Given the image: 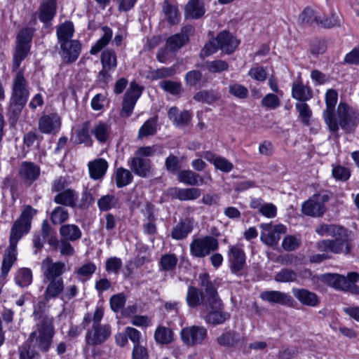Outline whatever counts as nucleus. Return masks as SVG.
<instances>
[{
	"instance_id": "f257e3e1",
	"label": "nucleus",
	"mask_w": 359,
	"mask_h": 359,
	"mask_svg": "<svg viewBox=\"0 0 359 359\" xmlns=\"http://www.w3.org/2000/svg\"><path fill=\"white\" fill-rule=\"evenodd\" d=\"M199 285L205 292V309L202 317L206 323L217 325L224 323L230 318V314L224 311V305L218 297L217 290L210 280L207 273H201L198 276Z\"/></svg>"
},
{
	"instance_id": "f03ea898",
	"label": "nucleus",
	"mask_w": 359,
	"mask_h": 359,
	"mask_svg": "<svg viewBox=\"0 0 359 359\" xmlns=\"http://www.w3.org/2000/svg\"><path fill=\"white\" fill-rule=\"evenodd\" d=\"M321 236H332L333 240H322L316 246L320 252H330L334 254H348L352 248L351 238L347 229L336 224H323L316 229Z\"/></svg>"
},
{
	"instance_id": "7ed1b4c3",
	"label": "nucleus",
	"mask_w": 359,
	"mask_h": 359,
	"mask_svg": "<svg viewBox=\"0 0 359 359\" xmlns=\"http://www.w3.org/2000/svg\"><path fill=\"white\" fill-rule=\"evenodd\" d=\"M55 334L51 319L45 318L36 326L29 334L27 341L33 348L41 352H47L50 349Z\"/></svg>"
},
{
	"instance_id": "20e7f679",
	"label": "nucleus",
	"mask_w": 359,
	"mask_h": 359,
	"mask_svg": "<svg viewBox=\"0 0 359 359\" xmlns=\"http://www.w3.org/2000/svg\"><path fill=\"white\" fill-rule=\"evenodd\" d=\"M29 96L28 83L22 70L18 72L13 79L12 92L10 97V109L15 114L21 112Z\"/></svg>"
},
{
	"instance_id": "39448f33",
	"label": "nucleus",
	"mask_w": 359,
	"mask_h": 359,
	"mask_svg": "<svg viewBox=\"0 0 359 359\" xmlns=\"http://www.w3.org/2000/svg\"><path fill=\"white\" fill-rule=\"evenodd\" d=\"M337 124V129L328 128L334 133L339 131V128L346 133H351L359 123V112L344 102H340L337 107L336 113L332 116Z\"/></svg>"
},
{
	"instance_id": "423d86ee",
	"label": "nucleus",
	"mask_w": 359,
	"mask_h": 359,
	"mask_svg": "<svg viewBox=\"0 0 359 359\" xmlns=\"http://www.w3.org/2000/svg\"><path fill=\"white\" fill-rule=\"evenodd\" d=\"M35 29L33 27H25L17 35L15 53L13 59V70L17 71L21 62L28 55Z\"/></svg>"
},
{
	"instance_id": "0eeeda50",
	"label": "nucleus",
	"mask_w": 359,
	"mask_h": 359,
	"mask_svg": "<svg viewBox=\"0 0 359 359\" xmlns=\"http://www.w3.org/2000/svg\"><path fill=\"white\" fill-rule=\"evenodd\" d=\"M359 274L356 272L348 273L346 277L337 273H327L323 276V281L330 286L352 293H358L359 291L356 286Z\"/></svg>"
},
{
	"instance_id": "6e6552de",
	"label": "nucleus",
	"mask_w": 359,
	"mask_h": 359,
	"mask_svg": "<svg viewBox=\"0 0 359 359\" xmlns=\"http://www.w3.org/2000/svg\"><path fill=\"white\" fill-rule=\"evenodd\" d=\"M191 255L197 258H203L216 251L219 248L218 241L210 236L196 238L189 245Z\"/></svg>"
},
{
	"instance_id": "1a4fd4ad",
	"label": "nucleus",
	"mask_w": 359,
	"mask_h": 359,
	"mask_svg": "<svg viewBox=\"0 0 359 359\" xmlns=\"http://www.w3.org/2000/svg\"><path fill=\"white\" fill-rule=\"evenodd\" d=\"M180 336L184 344L188 346L201 345L208 337V330L203 326L192 325L183 328Z\"/></svg>"
},
{
	"instance_id": "9d476101",
	"label": "nucleus",
	"mask_w": 359,
	"mask_h": 359,
	"mask_svg": "<svg viewBox=\"0 0 359 359\" xmlns=\"http://www.w3.org/2000/svg\"><path fill=\"white\" fill-rule=\"evenodd\" d=\"M329 200L326 194H313L308 201L302 205V212L308 216L320 217L325 210V203Z\"/></svg>"
},
{
	"instance_id": "9b49d317",
	"label": "nucleus",
	"mask_w": 359,
	"mask_h": 359,
	"mask_svg": "<svg viewBox=\"0 0 359 359\" xmlns=\"http://www.w3.org/2000/svg\"><path fill=\"white\" fill-rule=\"evenodd\" d=\"M262 229L260 235L261 241L267 245H274L278 243L280 235L285 233L286 228L283 224H272L271 223H263L259 225Z\"/></svg>"
},
{
	"instance_id": "f8f14e48",
	"label": "nucleus",
	"mask_w": 359,
	"mask_h": 359,
	"mask_svg": "<svg viewBox=\"0 0 359 359\" xmlns=\"http://www.w3.org/2000/svg\"><path fill=\"white\" fill-rule=\"evenodd\" d=\"M227 258L229 269L232 273L238 274L244 268L246 263V255L242 245L239 244L229 246Z\"/></svg>"
},
{
	"instance_id": "ddd939ff",
	"label": "nucleus",
	"mask_w": 359,
	"mask_h": 359,
	"mask_svg": "<svg viewBox=\"0 0 359 359\" xmlns=\"http://www.w3.org/2000/svg\"><path fill=\"white\" fill-rule=\"evenodd\" d=\"M142 88L137 83L135 82L130 83L123 100L121 116L128 117L132 114L135 104L142 94Z\"/></svg>"
},
{
	"instance_id": "4468645a",
	"label": "nucleus",
	"mask_w": 359,
	"mask_h": 359,
	"mask_svg": "<svg viewBox=\"0 0 359 359\" xmlns=\"http://www.w3.org/2000/svg\"><path fill=\"white\" fill-rule=\"evenodd\" d=\"M111 326L104 324L98 326H92L86 334V341L88 345L97 346L103 344L111 336Z\"/></svg>"
},
{
	"instance_id": "2eb2a0df",
	"label": "nucleus",
	"mask_w": 359,
	"mask_h": 359,
	"mask_svg": "<svg viewBox=\"0 0 359 359\" xmlns=\"http://www.w3.org/2000/svg\"><path fill=\"white\" fill-rule=\"evenodd\" d=\"M36 212V210L32 207L28 205L22 212L20 218L14 223L11 233L22 236L27 233L30 228V220L33 215Z\"/></svg>"
},
{
	"instance_id": "dca6fc26",
	"label": "nucleus",
	"mask_w": 359,
	"mask_h": 359,
	"mask_svg": "<svg viewBox=\"0 0 359 359\" xmlns=\"http://www.w3.org/2000/svg\"><path fill=\"white\" fill-rule=\"evenodd\" d=\"M338 100V93L334 89H329L325 93L326 109L323 111V118L328 128L337 129V126L332 118Z\"/></svg>"
},
{
	"instance_id": "f3484780",
	"label": "nucleus",
	"mask_w": 359,
	"mask_h": 359,
	"mask_svg": "<svg viewBox=\"0 0 359 359\" xmlns=\"http://www.w3.org/2000/svg\"><path fill=\"white\" fill-rule=\"evenodd\" d=\"M60 56L65 63H72L79 57L81 51V43L78 40L60 43Z\"/></svg>"
},
{
	"instance_id": "a211bd4d",
	"label": "nucleus",
	"mask_w": 359,
	"mask_h": 359,
	"mask_svg": "<svg viewBox=\"0 0 359 359\" xmlns=\"http://www.w3.org/2000/svg\"><path fill=\"white\" fill-rule=\"evenodd\" d=\"M21 238L19 236L11 233L10 244L6 250L1 266L3 275L6 276L17 259V244Z\"/></svg>"
},
{
	"instance_id": "6ab92c4d",
	"label": "nucleus",
	"mask_w": 359,
	"mask_h": 359,
	"mask_svg": "<svg viewBox=\"0 0 359 359\" xmlns=\"http://www.w3.org/2000/svg\"><path fill=\"white\" fill-rule=\"evenodd\" d=\"M41 269L47 280H57L65 271V264L62 262H53L48 257L42 262Z\"/></svg>"
},
{
	"instance_id": "aec40b11",
	"label": "nucleus",
	"mask_w": 359,
	"mask_h": 359,
	"mask_svg": "<svg viewBox=\"0 0 359 359\" xmlns=\"http://www.w3.org/2000/svg\"><path fill=\"white\" fill-rule=\"evenodd\" d=\"M219 49L227 54L235 51L240 43V41L228 31H222L215 38Z\"/></svg>"
},
{
	"instance_id": "412c9836",
	"label": "nucleus",
	"mask_w": 359,
	"mask_h": 359,
	"mask_svg": "<svg viewBox=\"0 0 359 359\" xmlns=\"http://www.w3.org/2000/svg\"><path fill=\"white\" fill-rule=\"evenodd\" d=\"M200 156L212 163L217 170L223 172L228 173L233 169V164L228 159L210 151H203Z\"/></svg>"
},
{
	"instance_id": "4be33fe9",
	"label": "nucleus",
	"mask_w": 359,
	"mask_h": 359,
	"mask_svg": "<svg viewBox=\"0 0 359 359\" xmlns=\"http://www.w3.org/2000/svg\"><path fill=\"white\" fill-rule=\"evenodd\" d=\"M194 226L193 218L187 217L182 219L172 228L170 236L177 241L184 239L193 231Z\"/></svg>"
},
{
	"instance_id": "5701e85b",
	"label": "nucleus",
	"mask_w": 359,
	"mask_h": 359,
	"mask_svg": "<svg viewBox=\"0 0 359 359\" xmlns=\"http://www.w3.org/2000/svg\"><path fill=\"white\" fill-rule=\"evenodd\" d=\"M60 118L57 114L44 115L39 121V128L43 133L48 134L57 131L60 127Z\"/></svg>"
},
{
	"instance_id": "b1692460",
	"label": "nucleus",
	"mask_w": 359,
	"mask_h": 359,
	"mask_svg": "<svg viewBox=\"0 0 359 359\" xmlns=\"http://www.w3.org/2000/svg\"><path fill=\"white\" fill-rule=\"evenodd\" d=\"M260 298L270 303L285 306H291L293 302L290 294L277 290L264 291L260 294Z\"/></svg>"
},
{
	"instance_id": "393cba45",
	"label": "nucleus",
	"mask_w": 359,
	"mask_h": 359,
	"mask_svg": "<svg viewBox=\"0 0 359 359\" xmlns=\"http://www.w3.org/2000/svg\"><path fill=\"white\" fill-rule=\"evenodd\" d=\"M79 198L78 193L72 189H66L54 196L53 201L60 206L76 208Z\"/></svg>"
},
{
	"instance_id": "a878e982",
	"label": "nucleus",
	"mask_w": 359,
	"mask_h": 359,
	"mask_svg": "<svg viewBox=\"0 0 359 359\" xmlns=\"http://www.w3.org/2000/svg\"><path fill=\"white\" fill-rule=\"evenodd\" d=\"M132 171L141 177H147L150 174L151 161L149 159L133 157L128 162Z\"/></svg>"
},
{
	"instance_id": "bb28decb",
	"label": "nucleus",
	"mask_w": 359,
	"mask_h": 359,
	"mask_svg": "<svg viewBox=\"0 0 359 359\" xmlns=\"http://www.w3.org/2000/svg\"><path fill=\"white\" fill-rule=\"evenodd\" d=\"M108 167L107 161L102 158L88 162V168L90 177L94 180L102 179L107 171Z\"/></svg>"
},
{
	"instance_id": "cd10ccee",
	"label": "nucleus",
	"mask_w": 359,
	"mask_h": 359,
	"mask_svg": "<svg viewBox=\"0 0 359 359\" xmlns=\"http://www.w3.org/2000/svg\"><path fill=\"white\" fill-rule=\"evenodd\" d=\"M40 174V168L32 163L24 162L22 163L19 175L20 177L28 184L34 182Z\"/></svg>"
},
{
	"instance_id": "c85d7f7f",
	"label": "nucleus",
	"mask_w": 359,
	"mask_h": 359,
	"mask_svg": "<svg viewBox=\"0 0 359 359\" xmlns=\"http://www.w3.org/2000/svg\"><path fill=\"white\" fill-rule=\"evenodd\" d=\"M292 293L294 297L303 305L315 307L320 300L316 294L306 289H293Z\"/></svg>"
},
{
	"instance_id": "c756f323",
	"label": "nucleus",
	"mask_w": 359,
	"mask_h": 359,
	"mask_svg": "<svg viewBox=\"0 0 359 359\" xmlns=\"http://www.w3.org/2000/svg\"><path fill=\"white\" fill-rule=\"evenodd\" d=\"M219 345L225 347H236L244 343L243 338L236 332L228 331L217 337Z\"/></svg>"
},
{
	"instance_id": "7c9ffc66",
	"label": "nucleus",
	"mask_w": 359,
	"mask_h": 359,
	"mask_svg": "<svg viewBox=\"0 0 359 359\" xmlns=\"http://www.w3.org/2000/svg\"><path fill=\"white\" fill-rule=\"evenodd\" d=\"M48 283L44 292V301L49 302L51 299H56L60 294H62L64 290V282L62 278L57 280H48Z\"/></svg>"
},
{
	"instance_id": "2f4dec72",
	"label": "nucleus",
	"mask_w": 359,
	"mask_h": 359,
	"mask_svg": "<svg viewBox=\"0 0 359 359\" xmlns=\"http://www.w3.org/2000/svg\"><path fill=\"white\" fill-rule=\"evenodd\" d=\"M292 96L293 98L303 102L309 100L312 97L313 93L310 87L304 85L301 80H297L293 83Z\"/></svg>"
},
{
	"instance_id": "473e14b6",
	"label": "nucleus",
	"mask_w": 359,
	"mask_h": 359,
	"mask_svg": "<svg viewBox=\"0 0 359 359\" xmlns=\"http://www.w3.org/2000/svg\"><path fill=\"white\" fill-rule=\"evenodd\" d=\"M205 13L203 0H189L185 6V15L187 18L199 19Z\"/></svg>"
},
{
	"instance_id": "72a5a7b5",
	"label": "nucleus",
	"mask_w": 359,
	"mask_h": 359,
	"mask_svg": "<svg viewBox=\"0 0 359 359\" xmlns=\"http://www.w3.org/2000/svg\"><path fill=\"white\" fill-rule=\"evenodd\" d=\"M206 294L203 293L197 287L189 286L186 295V302L189 308L194 309L199 306L203 301L205 302Z\"/></svg>"
},
{
	"instance_id": "f704fd0d",
	"label": "nucleus",
	"mask_w": 359,
	"mask_h": 359,
	"mask_svg": "<svg viewBox=\"0 0 359 359\" xmlns=\"http://www.w3.org/2000/svg\"><path fill=\"white\" fill-rule=\"evenodd\" d=\"M170 193L173 197L180 201H193L199 198L201 194L198 188H173Z\"/></svg>"
},
{
	"instance_id": "c9c22d12",
	"label": "nucleus",
	"mask_w": 359,
	"mask_h": 359,
	"mask_svg": "<svg viewBox=\"0 0 359 359\" xmlns=\"http://www.w3.org/2000/svg\"><path fill=\"white\" fill-rule=\"evenodd\" d=\"M74 27L71 21L67 20L60 25L56 29L58 43L73 41L72 38L74 36Z\"/></svg>"
},
{
	"instance_id": "e433bc0d",
	"label": "nucleus",
	"mask_w": 359,
	"mask_h": 359,
	"mask_svg": "<svg viewBox=\"0 0 359 359\" xmlns=\"http://www.w3.org/2000/svg\"><path fill=\"white\" fill-rule=\"evenodd\" d=\"M177 179L180 182L191 186L202 185L205 183L204 179L199 174L190 170L180 171Z\"/></svg>"
},
{
	"instance_id": "4c0bfd02",
	"label": "nucleus",
	"mask_w": 359,
	"mask_h": 359,
	"mask_svg": "<svg viewBox=\"0 0 359 359\" xmlns=\"http://www.w3.org/2000/svg\"><path fill=\"white\" fill-rule=\"evenodd\" d=\"M178 263V258L173 253L163 254L158 262V270L163 273L172 272Z\"/></svg>"
},
{
	"instance_id": "58836bf2",
	"label": "nucleus",
	"mask_w": 359,
	"mask_h": 359,
	"mask_svg": "<svg viewBox=\"0 0 359 359\" xmlns=\"http://www.w3.org/2000/svg\"><path fill=\"white\" fill-rule=\"evenodd\" d=\"M111 130L109 124L97 121L91 126V133L100 143L106 142L110 135Z\"/></svg>"
},
{
	"instance_id": "ea45409f",
	"label": "nucleus",
	"mask_w": 359,
	"mask_h": 359,
	"mask_svg": "<svg viewBox=\"0 0 359 359\" xmlns=\"http://www.w3.org/2000/svg\"><path fill=\"white\" fill-rule=\"evenodd\" d=\"M56 13V5L53 0L43 1L39 8V18L43 23L53 20Z\"/></svg>"
},
{
	"instance_id": "a19ab883",
	"label": "nucleus",
	"mask_w": 359,
	"mask_h": 359,
	"mask_svg": "<svg viewBox=\"0 0 359 359\" xmlns=\"http://www.w3.org/2000/svg\"><path fill=\"white\" fill-rule=\"evenodd\" d=\"M113 177L118 188L126 187L130 184L133 180L132 172L123 167L116 168L114 172Z\"/></svg>"
},
{
	"instance_id": "79ce46f5",
	"label": "nucleus",
	"mask_w": 359,
	"mask_h": 359,
	"mask_svg": "<svg viewBox=\"0 0 359 359\" xmlns=\"http://www.w3.org/2000/svg\"><path fill=\"white\" fill-rule=\"evenodd\" d=\"M61 236L66 241H75L81 238L82 233L76 224H63L60 228Z\"/></svg>"
},
{
	"instance_id": "37998d69",
	"label": "nucleus",
	"mask_w": 359,
	"mask_h": 359,
	"mask_svg": "<svg viewBox=\"0 0 359 359\" xmlns=\"http://www.w3.org/2000/svg\"><path fill=\"white\" fill-rule=\"evenodd\" d=\"M91 130V126L90 121H85L76 130L74 142L77 144L84 143L86 145L90 146L92 144V139L90 134Z\"/></svg>"
},
{
	"instance_id": "c03bdc74",
	"label": "nucleus",
	"mask_w": 359,
	"mask_h": 359,
	"mask_svg": "<svg viewBox=\"0 0 359 359\" xmlns=\"http://www.w3.org/2000/svg\"><path fill=\"white\" fill-rule=\"evenodd\" d=\"M102 29L103 31L102 36L98 39L90 48V53L92 55H95L100 52L109 43V41L112 38L113 32L111 28L107 26H104Z\"/></svg>"
},
{
	"instance_id": "a18cd8bd",
	"label": "nucleus",
	"mask_w": 359,
	"mask_h": 359,
	"mask_svg": "<svg viewBox=\"0 0 359 359\" xmlns=\"http://www.w3.org/2000/svg\"><path fill=\"white\" fill-rule=\"evenodd\" d=\"M189 41V36L184 33V30L179 34L170 36L166 41L168 48L171 51H176L181 48Z\"/></svg>"
},
{
	"instance_id": "49530a36",
	"label": "nucleus",
	"mask_w": 359,
	"mask_h": 359,
	"mask_svg": "<svg viewBox=\"0 0 359 359\" xmlns=\"http://www.w3.org/2000/svg\"><path fill=\"white\" fill-rule=\"evenodd\" d=\"M96 271V266L93 262H88L77 268L74 273L79 281L85 282L88 280Z\"/></svg>"
},
{
	"instance_id": "de8ad7c7",
	"label": "nucleus",
	"mask_w": 359,
	"mask_h": 359,
	"mask_svg": "<svg viewBox=\"0 0 359 359\" xmlns=\"http://www.w3.org/2000/svg\"><path fill=\"white\" fill-rule=\"evenodd\" d=\"M163 11L171 25H175L179 22L180 15L177 8L171 5L168 0H164L163 3Z\"/></svg>"
},
{
	"instance_id": "09e8293b",
	"label": "nucleus",
	"mask_w": 359,
	"mask_h": 359,
	"mask_svg": "<svg viewBox=\"0 0 359 359\" xmlns=\"http://www.w3.org/2000/svg\"><path fill=\"white\" fill-rule=\"evenodd\" d=\"M69 213L67 209L62 206L55 207L50 212V220L54 224H61L68 220Z\"/></svg>"
},
{
	"instance_id": "8fccbe9b",
	"label": "nucleus",
	"mask_w": 359,
	"mask_h": 359,
	"mask_svg": "<svg viewBox=\"0 0 359 359\" xmlns=\"http://www.w3.org/2000/svg\"><path fill=\"white\" fill-rule=\"evenodd\" d=\"M15 281L22 287L29 285L32 282V273L28 268L20 269L15 273Z\"/></svg>"
},
{
	"instance_id": "3c124183",
	"label": "nucleus",
	"mask_w": 359,
	"mask_h": 359,
	"mask_svg": "<svg viewBox=\"0 0 359 359\" xmlns=\"http://www.w3.org/2000/svg\"><path fill=\"white\" fill-rule=\"evenodd\" d=\"M172 338L173 333L170 329L161 326L156 328L154 333V339L158 344H169L172 341Z\"/></svg>"
},
{
	"instance_id": "603ef678",
	"label": "nucleus",
	"mask_w": 359,
	"mask_h": 359,
	"mask_svg": "<svg viewBox=\"0 0 359 359\" xmlns=\"http://www.w3.org/2000/svg\"><path fill=\"white\" fill-rule=\"evenodd\" d=\"M101 63L102 67L114 70L117 66L115 52L109 49L104 50L101 54Z\"/></svg>"
},
{
	"instance_id": "864d4df0",
	"label": "nucleus",
	"mask_w": 359,
	"mask_h": 359,
	"mask_svg": "<svg viewBox=\"0 0 359 359\" xmlns=\"http://www.w3.org/2000/svg\"><path fill=\"white\" fill-rule=\"evenodd\" d=\"M27 341L19 347L20 359H39L40 354Z\"/></svg>"
},
{
	"instance_id": "5fc2aeb1",
	"label": "nucleus",
	"mask_w": 359,
	"mask_h": 359,
	"mask_svg": "<svg viewBox=\"0 0 359 359\" xmlns=\"http://www.w3.org/2000/svg\"><path fill=\"white\" fill-rule=\"evenodd\" d=\"M118 198L114 195H104L97 201V206L100 211L106 212L116 206Z\"/></svg>"
},
{
	"instance_id": "6e6d98bb",
	"label": "nucleus",
	"mask_w": 359,
	"mask_h": 359,
	"mask_svg": "<svg viewBox=\"0 0 359 359\" xmlns=\"http://www.w3.org/2000/svg\"><path fill=\"white\" fill-rule=\"evenodd\" d=\"M299 20L304 25H312L313 22L317 24L319 22V16L314 9L306 7L299 15Z\"/></svg>"
},
{
	"instance_id": "4d7b16f0",
	"label": "nucleus",
	"mask_w": 359,
	"mask_h": 359,
	"mask_svg": "<svg viewBox=\"0 0 359 359\" xmlns=\"http://www.w3.org/2000/svg\"><path fill=\"white\" fill-rule=\"evenodd\" d=\"M295 108L299 113V116L302 122L304 125L309 126L310 124V118L312 116V111L309 106L304 102H297L295 104Z\"/></svg>"
},
{
	"instance_id": "13d9d810",
	"label": "nucleus",
	"mask_w": 359,
	"mask_h": 359,
	"mask_svg": "<svg viewBox=\"0 0 359 359\" xmlns=\"http://www.w3.org/2000/svg\"><path fill=\"white\" fill-rule=\"evenodd\" d=\"M156 131V123L153 118L149 119L144 122L139 130L138 137L142 138L149 135H153Z\"/></svg>"
},
{
	"instance_id": "bf43d9fd",
	"label": "nucleus",
	"mask_w": 359,
	"mask_h": 359,
	"mask_svg": "<svg viewBox=\"0 0 359 359\" xmlns=\"http://www.w3.org/2000/svg\"><path fill=\"white\" fill-rule=\"evenodd\" d=\"M261 104L266 109H275L280 104V98L274 93H268L262 98Z\"/></svg>"
},
{
	"instance_id": "052dcab7",
	"label": "nucleus",
	"mask_w": 359,
	"mask_h": 359,
	"mask_svg": "<svg viewBox=\"0 0 359 359\" xmlns=\"http://www.w3.org/2000/svg\"><path fill=\"white\" fill-rule=\"evenodd\" d=\"M296 273L287 269H284L278 272L275 276V280L280 283L294 282L296 280Z\"/></svg>"
},
{
	"instance_id": "680f3d73",
	"label": "nucleus",
	"mask_w": 359,
	"mask_h": 359,
	"mask_svg": "<svg viewBox=\"0 0 359 359\" xmlns=\"http://www.w3.org/2000/svg\"><path fill=\"white\" fill-rule=\"evenodd\" d=\"M205 67L206 69L211 73H220L223 71L227 70L229 68V65L224 60H216L207 62Z\"/></svg>"
},
{
	"instance_id": "e2e57ef3",
	"label": "nucleus",
	"mask_w": 359,
	"mask_h": 359,
	"mask_svg": "<svg viewBox=\"0 0 359 359\" xmlns=\"http://www.w3.org/2000/svg\"><path fill=\"white\" fill-rule=\"evenodd\" d=\"M100 224L104 227L109 235H114V230L116 226V219L111 213L106 214L104 217L100 219Z\"/></svg>"
},
{
	"instance_id": "0e129e2a",
	"label": "nucleus",
	"mask_w": 359,
	"mask_h": 359,
	"mask_svg": "<svg viewBox=\"0 0 359 359\" xmlns=\"http://www.w3.org/2000/svg\"><path fill=\"white\" fill-rule=\"evenodd\" d=\"M160 86L162 89L172 95H178L182 91L181 83L176 81H163L160 83Z\"/></svg>"
},
{
	"instance_id": "69168bd1",
	"label": "nucleus",
	"mask_w": 359,
	"mask_h": 359,
	"mask_svg": "<svg viewBox=\"0 0 359 359\" xmlns=\"http://www.w3.org/2000/svg\"><path fill=\"white\" fill-rule=\"evenodd\" d=\"M248 75L254 80L260 82H263L267 79L266 69L260 66L251 68L248 72Z\"/></svg>"
},
{
	"instance_id": "338daca9",
	"label": "nucleus",
	"mask_w": 359,
	"mask_h": 359,
	"mask_svg": "<svg viewBox=\"0 0 359 359\" xmlns=\"http://www.w3.org/2000/svg\"><path fill=\"white\" fill-rule=\"evenodd\" d=\"M161 151V147L157 145L142 147L137 149L136 156L137 157H149L152 156L155 154Z\"/></svg>"
},
{
	"instance_id": "774afa93",
	"label": "nucleus",
	"mask_w": 359,
	"mask_h": 359,
	"mask_svg": "<svg viewBox=\"0 0 359 359\" xmlns=\"http://www.w3.org/2000/svg\"><path fill=\"white\" fill-rule=\"evenodd\" d=\"M122 266V261L120 258L113 257L106 261L105 269L109 273H118Z\"/></svg>"
}]
</instances>
